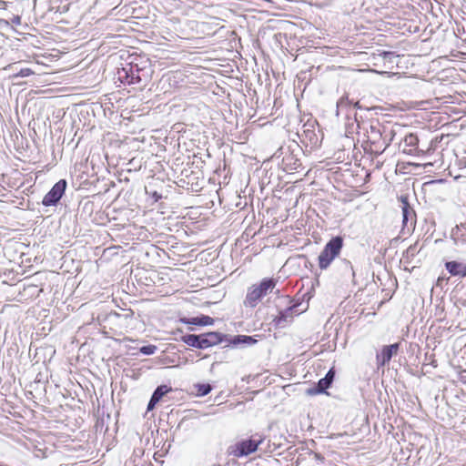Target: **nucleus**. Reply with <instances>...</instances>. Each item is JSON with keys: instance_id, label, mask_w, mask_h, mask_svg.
I'll use <instances>...</instances> for the list:
<instances>
[{"instance_id": "f8f14e48", "label": "nucleus", "mask_w": 466, "mask_h": 466, "mask_svg": "<svg viewBox=\"0 0 466 466\" xmlns=\"http://www.w3.org/2000/svg\"><path fill=\"white\" fill-rule=\"evenodd\" d=\"M204 337V344L202 346L204 349L215 346L222 341V335L218 332H208L203 334Z\"/></svg>"}, {"instance_id": "a878e982", "label": "nucleus", "mask_w": 466, "mask_h": 466, "mask_svg": "<svg viewBox=\"0 0 466 466\" xmlns=\"http://www.w3.org/2000/svg\"><path fill=\"white\" fill-rule=\"evenodd\" d=\"M347 264L350 267V268L352 270V266L349 262Z\"/></svg>"}, {"instance_id": "b1692460", "label": "nucleus", "mask_w": 466, "mask_h": 466, "mask_svg": "<svg viewBox=\"0 0 466 466\" xmlns=\"http://www.w3.org/2000/svg\"><path fill=\"white\" fill-rule=\"evenodd\" d=\"M35 456L37 458H42V457H45V454L41 450H37L35 452Z\"/></svg>"}, {"instance_id": "20e7f679", "label": "nucleus", "mask_w": 466, "mask_h": 466, "mask_svg": "<svg viewBox=\"0 0 466 466\" xmlns=\"http://www.w3.org/2000/svg\"><path fill=\"white\" fill-rule=\"evenodd\" d=\"M67 183L65 179H60L53 187L45 195L42 204L46 207L55 206L65 194Z\"/></svg>"}, {"instance_id": "423d86ee", "label": "nucleus", "mask_w": 466, "mask_h": 466, "mask_svg": "<svg viewBox=\"0 0 466 466\" xmlns=\"http://www.w3.org/2000/svg\"><path fill=\"white\" fill-rule=\"evenodd\" d=\"M382 135L380 129L375 126H370L368 131L369 141L375 146L374 150L378 152H383L388 147V143L381 138Z\"/></svg>"}, {"instance_id": "7ed1b4c3", "label": "nucleus", "mask_w": 466, "mask_h": 466, "mask_svg": "<svg viewBox=\"0 0 466 466\" xmlns=\"http://www.w3.org/2000/svg\"><path fill=\"white\" fill-rule=\"evenodd\" d=\"M264 441L260 435H255L251 439L241 441L232 446L230 453L235 457L248 456L257 451L258 445Z\"/></svg>"}, {"instance_id": "6ab92c4d", "label": "nucleus", "mask_w": 466, "mask_h": 466, "mask_svg": "<svg viewBox=\"0 0 466 466\" xmlns=\"http://www.w3.org/2000/svg\"><path fill=\"white\" fill-rule=\"evenodd\" d=\"M157 347L155 345L144 346L140 349V352L144 355H152L156 352Z\"/></svg>"}, {"instance_id": "4be33fe9", "label": "nucleus", "mask_w": 466, "mask_h": 466, "mask_svg": "<svg viewBox=\"0 0 466 466\" xmlns=\"http://www.w3.org/2000/svg\"><path fill=\"white\" fill-rule=\"evenodd\" d=\"M158 401L154 400L152 397L148 402V405H147V410H151L154 409L155 405L157 403Z\"/></svg>"}, {"instance_id": "bb28decb", "label": "nucleus", "mask_w": 466, "mask_h": 466, "mask_svg": "<svg viewBox=\"0 0 466 466\" xmlns=\"http://www.w3.org/2000/svg\"><path fill=\"white\" fill-rule=\"evenodd\" d=\"M359 106V102H356V103L354 104V106Z\"/></svg>"}, {"instance_id": "ddd939ff", "label": "nucleus", "mask_w": 466, "mask_h": 466, "mask_svg": "<svg viewBox=\"0 0 466 466\" xmlns=\"http://www.w3.org/2000/svg\"><path fill=\"white\" fill-rule=\"evenodd\" d=\"M351 102L349 100L347 96H342L338 102H337V111L336 115L339 116L340 112H345L348 118L350 117V112H351Z\"/></svg>"}, {"instance_id": "c85d7f7f", "label": "nucleus", "mask_w": 466, "mask_h": 466, "mask_svg": "<svg viewBox=\"0 0 466 466\" xmlns=\"http://www.w3.org/2000/svg\"><path fill=\"white\" fill-rule=\"evenodd\" d=\"M215 466H220V465H215Z\"/></svg>"}, {"instance_id": "393cba45", "label": "nucleus", "mask_w": 466, "mask_h": 466, "mask_svg": "<svg viewBox=\"0 0 466 466\" xmlns=\"http://www.w3.org/2000/svg\"><path fill=\"white\" fill-rule=\"evenodd\" d=\"M12 65H8L4 67V70L7 71V70H10L12 68Z\"/></svg>"}, {"instance_id": "4468645a", "label": "nucleus", "mask_w": 466, "mask_h": 466, "mask_svg": "<svg viewBox=\"0 0 466 466\" xmlns=\"http://www.w3.org/2000/svg\"><path fill=\"white\" fill-rule=\"evenodd\" d=\"M257 342V339L251 336L247 335H237L230 339V343L233 345L245 344L253 345Z\"/></svg>"}, {"instance_id": "1a4fd4ad", "label": "nucleus", "mask_w": 466, "mask_h": 466, "mask_svg": "<svg viewBox=\"0 0 466 466\" xmlns=\"http://www.w3.org/2000/svg\"><path fill=\"white\" fill-rule=\"evenodd\" d=\"M335 377V371L333 369L329 370L326 376L319 380L316 388L309 390V392L311 394L322 393L328 388H329Z\"/></svg>"}, {"instance_id": "412c9836", "label": "nucleus", "mask_w": 466, "mask_h": 466, "mask_svg": "<svg viewBox=\"0 0 466 466\" xmlns=\"http://www.w3.org/2000/svg\"><path fill=\"white\" fill-rule=\"evenodd\" d=\"M405 141L410 146H415L418 143V138L413 135H410L409 137H406Z\"/></svg>"}, {"instance_id": "2eb2a0df", "label": "nucleus", "mask_w": 466, "mask_h": 466, "mask_svg": "<svg viewBox=\"0 0 466 466\" xmlns=\"http://www.w3.org/2000/svg\"><path fill=\"white\" fill-rule=\"evenodd\" d=\"M187 323L197 326H209L214 323V319L209 316H200L189 319Z\"/></svg>"}, {"instance_id": "f3484780", "label": "nucleus", "mask_w": 466, "mask_h": 466, "mask_svg": "<svg viewBox=\"0 0 466 466\" xmlns=\"http://www.w3.org/2000/svg\"><path fill=\"white\" fill-rule=\"evenodd\" d=\"M169 390H171V388L167 387V385H161L158 386L156 390L154 391L152 398L157 401L161 400V398L167 393Z\"/></svg>"}, {"instance_id": "39448f33", "label": "nucleus", "mask_w": 466, "mask_h": 466, "mask_svg": "<svg viewBox=\"0 0 466 466\" xmlns=\"http://www.w3.org/2000/svg\"><path fill=\"white\" fill-rule=\"evenodd\" d=\"M138 73L139 69L137 66L129 64L126 67L118 69L117 78L121 83L125 85H136L140 83L142 80Z\"/></svg>"}, {"instance_id": "a211bd4d", "label": "nucleus", "mask_w": 466, "mask_h": 466, "mask_svg": "<svg viewBox=\"0 0 466 466\" xmlns=\"http://www.w3.org/2000/svg\"><path fill=\"white\" fill-rule=\"evenodd\" d=\"M196 388L197 395L200 397L208 395L212 390L209 384H197Z\"/></svg>"}, {"instance_id": "f257e3e1", "label": "nucleus", "mask_w": 466, "mask_h": 466, "mask_svg": "<svg viewBox=\"0 0 466 466\" xmlns=\"http://www.w3.org/2000/svg\"><path fill=\"white\" fill-rule=\"evenodd\" d=\"M276 286L273 279H264L259 284L248 288L244 304L246 307L255 308L258 302Z\"/></svg>"}, {"instance_id": "9d476101", "label": "nucleus", "mask_w": 466, "mask_h": 466, "mask_svg": "<svg viewBox=\"0 0 466 466\" xmlns=\"http://www.w3.org/2000/svg\"><path fill=\"white\" fill-rule=\"evenodd\" d=\"M402 203V223L403 227H408V223L410 222V227H413L414 218L416 217L414 210L410 208V204L407 201L406 198H401Z\"/></svg>"}, {"instance_id": "f03ea898", "label": "nucleus", "mask_w": 466, "mask_h": 466, "mask_svg": "<svg viewBox=\"0 0 466 466\" xmlns=\"http://www.w3.org/2000/svg\"><path fill=\"white\" fill-rule=\"evenodd\" d=\"M343 246V240L340 237L331 238L324 247L319 256V266L321 269H326L331 264L336 257L339 256Z\"/></svg>"}, {"instance_id": "cd10ccee", "label": "nucleus", "mask_w": 466, "mask_h": 466, "mask_svg": "<svg viewBox=\"0 0 466 466\" xmlns=\"http://www.w3.org/2000/svg\"><path fill=\"white\" fill-rule=\"evenodd\" d=\"M441 280H442V278H439V279H438V283H439Z\"/></svg>"}, {"instance_id": "0eeeda50", "label": "nucleus", "mask_w": 466, "mask_h": 466, "mask_svg": "<svg viewBox=\"0 0 466 466\" xmlns=\"http://www.w3.org/2000/svg\"><path fill=\"white\" fill-rule=\"evenodd\" d=\"M399 350V344H391L390 346H385L381 352L377 355V363L379 366H384L389 363L394 354L397 353Z\"/></svg>"}, {"instance_id": "dca6fc26", "label": "nucleus", "mask_w": 466, "mask_h": 466, "mask_svg": "<svg viewBox=\"0 0 466 466\" xmlns=\"http://www.w3.org/2000/svg\"><path fill=\"white\" fill-rule=\"evenodd\" d=\"M291 309H288L284 312H280L278 317L274 319V322L279 327H284L287 322L289 321V319H291Z\"/></svg>"}, {"instance_id": "5701e85b", "label": "nucleus", "mask_w": 466, "mask_h": 466, "mask_svg": "<svg viewBox=\"0 0 466 466\" xmlns=\"http://www.w3.org/2000/svg\"><path fill=\"white\" fill-rule=\"evenodd\" d=\"M12 23L16 25H19L21 24V17L18 16V15H15L12 18Z\"/></svg>"}, {"instance_id": "aec40b11", "label": "nucleus", "mask_w": 466, "mask_h": 466, "mask_svg": "<svg viewBox=\"0 0 466 466\" xmlns=\"http://www.w3.org/2000/svg\"><path fill=\"white\" fill-rule=\"evenodd\" d=\"M34 74V71L30 68H22L18 73L14 75V77H25Z\"/></svg>"}, {"instance_id": "6e6552de", "label": "nucleus", "mask_w": 466, "mask_h": 466, "mask_svg": "<svg viewBox=\"0 0 466 466\" xmlns=\"http://www.w3.org/2000/svg\"><path fill=\"white\" fill-rule=\"evenodd\" d=\"M445 268L451 276L458 277L460 279L466 277V263L455 260L448 261L445 263Z\"/></svg>"}, {"instance_id": "9b49d317", "label": "nucleus", "mask_w": 466, "mask_h": 466, "mask_svg": "<svg viewBox=\"0 0 466 466\" xmlns=\"http://www.w3.org/2000/svg\"><path fill=\"white\" fill-rule=\"evenodd\" d=\"M182 341L187 345L198 349H204L202 344H204V337L201 335L189 334L182 337Z\"/></svg>"}]
</instances>
